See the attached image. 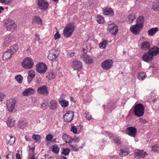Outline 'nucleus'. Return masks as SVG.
<instances>
[{"label": "nucleus", "instance_id": "nucleus-47", "mask_svg": "<svg viewBox=\"0 0 159 159\" xmlns=\"http://www.w3.org/2000/svg\"><path fill=\"white\" fill-rule=\"evenodd\" d=\"M28 76L34 77L35 75L34 71L33 70H31L29 71L28 72Z\"/></svg>", "mask_w": 159, "mask_h": 159}, {"label": "nucleus", "instance_id": "nucleus-62", "mask_svg": "<svg viewBox=\"0 0 159 159\" xmlns=\"http://www.w3.org/2000/svg\"><path fill=\"white\" fill-rule=\"evenodd\" d=\"M140 122L143 123H145L147 122L146 120L145 119H142L141 118L140 119Z\"/></svg>", "mask_w": 159, "mask_h": 159}, {"label": "nucleus", "instance_id": "nucleus-33", "mask_svg": "<svg viewBox=\"0 0 159 159\" xmlns=\"http://www.w3.org/2000/svg\"><path fill=\"white\" fill-rule=\"evenodd\" d=\"M5 24L6 25V26H9L10 25H16L14 21L12 20L11 19H9L8 20H6L5 22Z\"/></svg>", "mask_w": 159, "mask_h": 159}, {"label": "nucleus", "instance_id": "nucleus-63", "mask_svg": "<svg viewBox=\"0 0 159 159\" xmlns=\"http://www.w3.org/2000/svg\"><path fill=\"white\" fill-rule=\"evenodd\" d=\"M82 51L84 53H86L88 52V50L86 49V48H83Z\"/></svg>", "mask_w": 159, "mask_h": 159}, {"label": "nucleus", "instance_id": "nucleus-22", "mask_svg": "<svg viewBox=\"0 0 159 159\" xmlns=\"http://www.w3.org/2000/svg\"><path fill=\"white\" fill-rule=\"evenodd\" d=\"M49 108L52 110H55L57 109L58 104L56 101L54 100H51L49 104Z\"/></svg>", "mask_w": 159, "mask_h": 159}, {"label": "nucleus", "instance_id": "nucleus-15", "mask_svg": "<svg viewBox=\"0 0 159 159\" xmlns=\"http://www.w3.org/2000/svg\"><path fill=\"white\" fill-rule=\"evenodd\" d=\"M126 131L129 135L133 137H135L137 131L136 129L134 127H129L126 128Z\"/></svg>", "mask_w": 159, "mask_h": 159}, {"label": "nucleus", "instance_id": "nucleus-45", "mask_svg": "<svg viewBox=\"0 0 159 159\" xmlns=\"http://www.w3.org/2000/svg\"><path fill=\"white\" fill-rule=\"evenodd\" d=\"M32 138L36 142L38 141L40 139V137L39 135H33Z\"/></svg>", "mask_w": 159, "mask_h": 159}, {"label": "nucleus", "instance_id": "nucleus-55", "mask_svg": "<svg viewBox=\"0 0 159 159\" xmlns=\"http://www.w3.org/2000/svg\"><path fill=\"white\" fill-rule=\"evenodd\" d=\"M25 125V122L21 120L18 123V125L20 127L23 125Z\"/></svg>", "mask_w": 159, "mask_h": 159}, {"label": "nucleus", "instance_id": "nucleus-38", "mask_svg": "<svg viewBox=\"0 0 159 159\" xmlns=\"http://www.w3.org/2000/svg\"><path fill=\"white\" fill-rule=\"evenodd\" d=\"M52 151L55 153H58L59 151V149L56 145H54L52 146Z\"/></svg>", "mask_w": 159, "mask_h": 159}, {"label": "nucleus", "instance_id": "nucleus-3", "mask_svg": "<svg viewBox=\"0 0 159 159\" xmlns=\"http://www.w3.org/2000/svg\"><path fill=\"white\" fill-rule=\"evenodd\" d=\"M16 101L14 99H10L7 101L6 106L8 111L10 112H14L16 109L15 107Z\"/></svg>", "mask_w": 159, "mask_h": 159}, {"label": "nucleus", "instance_id": "nucleus-49", "mask_svg": "<svg viewBox=\"0 0 159 159\" xmlns=\"http://www.w3.org/2000/svg\"><path fill=\"white\" fill-rule=\"evenodd\" d=\"M18 49V46L17 45H15L12 46L10 49H12V51H14V53L17 51Z\"/></svg>", "mask_w": 159, "mask_h": 159}, {"label": "nucleus", "instance_id": "nucleus-28", "mask_svg": "<svg viewBox=\"0 0 159 159\" xmlns=\"http://www.w3.org/2000/svg\"><path fill=\"white\" fill-rule=\"evenodd\" d=\"M147 77V75L145 72H141L138 74V79L139 80H143Z\"/></svg>", "mask_w": 159, "mask_h": 159}, {"label": "nucleus", "instance_id": "nucleus-59", "mask_svg": "<svg viewBox=\"0 0 159 159\" xmlns=\"http://www.w3.org/2000/svg\"><path fill=\"white\" fill-rule=\"evenodd\" d=\"M34 77H30L29 76H28L27 77V80H28V82L29 84H30V82L32 81V79Z\"/></svg>", "mask_w": 159, "mask_h": 159}, {"label": "nucleus", "instance_id": "nucleus-8", "mask_svg": "<svg viewBox=\"0 0 159 159\" xmlns=\"http://www.w3.org/2000/svg\"><path fill=\"white\" fill-rule=\"evenodd\" d=\"M118 26L114 23L108 25V29L109 32L112 34L116 35L118 33Z\"/></svg>", "mask_w": 159, "mask_h": 159}, {"label": "nucleus", "instance_id": "nucleus-5", "mask_svg": "<svg viewBox=\"0 0 159 159\" xmlns=\"http://www.w3.org/2000/svg\"><path fill=\"white\" fill-rule=\"evenodd\" d=\"M47 69L46 65L43 63H40L36 65L37 71L40 74H44Z\"/></svg>", "mask_w": 159, "mask_h": 159}, {"label": "nucleus", "instance_id": "nucleus-20", "mask_svg": "<svg viewBox=\"0 0 159 159\" xmlns=\"http://www.w3.org/2000/svg\"><path fill=\"white\" fill-rule=\"evenodd\" d=\"M62 138L66 143H71L73 141V139L65 133L63 134Z\"/></svg>", "mask_w": 159, "mask_h": 159}, {"label": "nucleus", "instance_id": "nucleus-50", "mask_svg": "<svg viewBox=\"0 0 159 159\" xmlns=\"http://www.w3.org/2000/svg\"><path fill=\"white\" fill-rule=\"evenodd\" d=\"M53 138V136L51 134L47 135L46 138V139L47 141H50Z\"/></svg>", "mask_w": 159, "mask_h": 159}, {"label": "nucleus", "instance_id": "nucleus-27", "mask_svg": "<svg viewBox=\"0 0 159 159\" xmlns=\"http://www.w3.org/2000/svg\"><path fill=\"white\" fill-rule=\"evenodd\" d=\"M150 47V44L147 41L143 42L141 45V48L142 49L147 50Z\"/></svg>", "mask_w": 159, "mask_h": 159}, {"label": "nucleus", "instance_id": "nucleus-9", "mask_svg": "<svg viewBox=\"0 0 159 159\" xmlns=\"http://www.w3.org/2000/svg\"><path fill=\"white\" fill-rule=\"evenodd\" d=\"M74 116L73 111H69L65 115H63V118L66 122H69L72 120Z\"/></svg>", "mask_w": 159, "mask_h": 159}, {"label": "nucleus", "instance_id": "nucleus-23", "mask_svg": "<svg viewBox=\"0 0 159 159\" xmlns=\"http://www.w3.org/2000/svg\"><path fill=\"white\" fill-rule=\"evenodd\" d=\"M134 154L135 156L139 157H141L142 158L144 157L145 155L147 154L146 152H144L143 150H140L139 149L135 150Z\"/></svg>", "mask_w": 159, "mask_h": 159}, {"label": "nucleus", "instance_id": "nucleus-12", "mask_svg": "<svg viewBox=\"0 0 159 159\" xmlns=\"http://www.w3.org/2000/svg\"><path fill=\"white\" fill-rule=\"evenodd\" d=\"M14 53V51L12 49H9L3 55L2 58L4 60H6L10 59L12 55Z\"/></svg>", "mask_w": 159, "mask_h": 159}, {"label": "nucleus", "instance_id": "nucleus-41", "mask_svg": "<svg viewBox=\"0 0 159 159\" xmlns=\"http://www.w3.org/2000/svg\"><path fill=\"white\" fill-rule=\"evenodd\" d=\"M128 18L129 23H131L135 19V16L134 15H129L128 16Z\"/></svg>", "mask_w": 159, "mask_h": 159}, {"label": "nucleus", "instance_id": "nucleus-36", "mask_svg": "<svg viewBox=\"0 0 159 159\" xmlns=\"http://www.w3.org/2000/svg\"><path fill=\"white\" fill-rule=\"evenodd\" d=\"M107 44V41L104 40L99 44V46L100 48H105Z\"/></svg>", "mask_w": 159, "mask_h": 159}, {"label": "nucleus", "instance_id": "nucleus-19", "mask_svg": "<svg viewBox=\"0 0 159 159\" xmlns=\"http://www.w3.org/2000/svg\"><path fill=\"white\" fill-rule=\"evenodd\" d=\"M55 52V51L53 49L50 51V53L48 57V58L49 60L51 61H54L56 59L57 55Z\"/></svg>", "mask_w": 159, "mask_h": 159}, {"label": "nucleus", "instance_id": "nucleus-26", "mask_svg": "<svg viewBox=\"0 0 159 159\" xmlns=\"http://www.w3.org/2000/svg\"><path fill=\"white\" fill-rule=\"evenodd\" d=\"M158 29L157 27H154L151 28L148 31V35L150 36H152L158 31Z\"/></svg>", "mask_w": 159, "mask_h": 159}, {"label": "nucleus", "instance_id": "nucleus-7", "mask_svg": "<svg viewBox=\"0 0 159 159\" xmlns=\"http://www.w3.org/2000/svg\"><path fill=\"white\" fill-rule=\"evenodd\" d=\"M37 5L40 9L45 10L48 6V3L45 0H38Z\"/></svg>", "mask_w": 159, "mask_h": 159}, {"label": "nucleus", "instance_id": "nucleus-54", "mask_svg": "<svg viewBox=\"0 0 159 159\" xmlns=\"http://www.w3.org/2000/svg\"><path fill=\"white\" fill-rule=\"evenodd\" d=\"M85 116L86 119L88 120H90L91 119L92 116L91 115H89V112L86 113Z\"/></svg>", "mask_w": 159, "mask_h": 159}, {"label": "nucleus", "instance_id": "nucleus-2", "mask_svg": "<svg viewBox=\"0 0 159 159\" xmlns=\"http://www.w3.org/2000/svg\"><path fill=\"white\" fill-rule=\"evenodd\" d=\"M144 108L143 105L140 103L136 104L134 108L135 115L138 117L142 116L144 114Z\"/></svg>", "mask_w": 159, "mask_h": 159}, {"label": "nucleus", "instance_id": "nucleus-58", "mask_svg": "<svg viewBox=\"0 0 159 159\" xmlns=\"http://www.w3.org/2000/svg\"><path fill=\"white\" fill-rule=\"evenodd\" d=\"M74 52H68L67 54V55L70 57H72L74 56Z\"/></svg>", "mask_w": 159, "mask_h": 159}, {"label": "nucleus", "instance_id": "nucleus-61", "mask_svg": "<svg viewBox=\"0 0 159 159\" xmlns=\"http://www.w3.org/2000/svg\"><path fill=\"white\" fill-rule=\"evenodd\" d=\"M79 150V148L77 146H76V145H75V147L73 149V151H78Z\"/></svg>", "mask_w": 159, "mask_h": 159}, {"label": "nucleus", "instance_id": "nucleus-40", "mask_svg": "<svg viewBox=\"0 0 159 159\" xmlns=\"http://www.w3.org/2000/svg\"><path fill=\"white\" fill-rule=\"evenodd\" d=\"M15 78L19 83H20L22 82L23 77L21 75H18Z\"/></svg>", "mask_w": 159, "mask_h": 159}, {"label": "nucleus", "instance_id": "nucleus-48", "mask_svg": "<svg viewBox=\"0 0 159 159\" xmlns=\"http://www.w3.org/2000/svg\"><path fill=\"white\" fill-rule=\"evenodd\" d=\"M6 159H13V153L12 152H10L7 154L6 157L4 156Z\"/></svg>", "mask_w": 159, "mask_h": 159}, {"label": "nucleus", "instance_id": "nucleus-4", "mask_svg": "<svg viewBox=\"0 0 159 159\" xmlns=\"http://www.w3.org/2000/svg\"><path fill=\"white\" fill-rule=\"evenodd\" d=\"M34 65V61L30 57H26L23 61L22 66L25 69H29L31 68Z\"/></svg>", "mask_w": 159, "mask_h": 159}, {"label": "nucleus", "instance_id": "nucleus-30", "mask_svg": "<svg viewBox=\"0 0 159 159\" xmlns=\"http://www.w3.org/2000/svg\"><path fill=\"white\" fill-rule=\"evenodd\" d=\"M7 124L8 126H13L15 124V120L14 119L9 118L7 121Z\"/></svg>", "mask_w": 159, "mask_h": 159}, {"label": "nucleus", "instance_id": "nucleus-37", "mask_svg": "<svg viewBox=\"0 0 159 159\" xmlns=\"http://www.w3.org/2000/svg\"><path fill=\"white\" fill-rule=\"evenodd\" d=\"M16 25H13L12 26H7L6 28L8 30L10 31H14L16 28Z\"/></svg>", "mask_w": 159, "mask_h": 159}, {"label": "nucleus", "instance_id": "nucleus-52", "mask_svg": "<svg viewBox=\"0 0 159 159\" xmlns=\"http://www.w3.org/2000/svg\"><path fill=\"white\" fill-rule=\"evenodd\" d=\"M71 130L75 134H76L77 133V129L75 126H72L71 127Z\"/></svg>", "mask_w": 159, "mask_h": 159}, {"label": "nucleus", "instance_id": "nucleus-64", "mask_svg": "<svg viewBox=\"0 0 159 159\" xmlns=\"http://www.w3.org/2000/svg\"><path fill=\"white\" fill-rule=\"evenodd\" d=\"M16 159H21L20 158V156L19 154H16Z\"/></svg>", "mask_w": 159, "mask_h": 159}, {"label": "nucleus", "instance_id": "nucleus-39", "mask_svg": "<svg viewBox=\"0 0 159 159\" xmlns=\"http://www.w3.org/2000/svg\"><path fill=\"white\" fill-rule=\"evenodd\" d=\"M152 150L154 152H159V146L155 145L152 147Z\"/></svg>", "mask_w": 159, "mask_h": 159}, {"label": "nucleus", "instance_id": "nucleus-16", "mask_svg": "<svg viewBox=\"0 0 159 159\" xmlns=\"http://www.w3.org/2000/svg\"><path fill=\"white\" fill-rule=\"evenodd\" d=\"M148 52L153 57L159 53V49L157 47H154L149 49Z\"/></svg>", "mask_w": 159, "mask_h": 159}, {"label": "nucleus", "instance_id": "nucleus-17", "mask_svg": "<svg viewBox=\"0 0 159 159\" xmlns=\"http://www.w3.org/2000/svg\"><path fill=\"white\" fill-rule=\"evenodd\" d=\"M82 58L86 64H91L93 62L91 57L87 54L83 55Z\"/></svg>", "mask_w": 159, "mask_h": 159}, {"label": "nucleus", "instance_id": "nucleus-24", "mask_svg": "<svg viewBox=\"0 0 159 159\" xmlns=\"http://www.w3.org/2000/svg\"><path fill=\"white\" fill-rule=\"evenodd\" d=\"M104 14L105 15H108L109 16H112L114 15V12L111 8H106L104 9L103 11Z\"/></svg>", "mask_w": 159, "mask_h": 159}, {"label": "nucleus", "instance_id": "nucleus-32", "mask_svg": "<svg viewBox=\"0 0 159 159\" xmlns=\"http://www.w3.org/2000/svg\"><path fill=\"white\" fill-rule=\"evenodd\" d=\"M120 152L119 154L121 157H123L126 156L129 154V153L126 149H120Z\"/></svg>", "mask_w": 159, "mask_h": 159}, {"label": "nucleus", "instance_id": "nucleus-1", "mask_svg": "<svg viewBox=\"0 0 159 159\" xmlns=\"http://www.w3.org/2000/svg\"><path fill=\"white\" fill-rule=\"evenodd\" d=\"M75 28L74 23L67 24L65 27L63 32L64 36L67 38L70 37Z\"/></svg>", "mask_w": 159, "mask_h": 159}, {"label": "nucleus", "instance_id": "nucleus-31", "mask_svg": "<svg viewBox=\"0 0 159 159\" xmlns=\"http://www.w3.org/2000/svg\"><path fill=\"white\" fill-rule=\"evenodd\" d=\"M34 21L40 26L42 25V20L39 17L37 16H35L34 18Z\"/></svg>", "mask_w": 159, "mask_h": 159}, {"label": "nucleus", "instance_id": "nucleus-53", "mask_svg": "<svg viewBox=\"0 0 159 159\" xmlns=\"http://www.w3.org/2000/svg\"><path fill=\"white\" fill-rule=\"evenodd\" d=\"M60 37L61 36L59 34V31H57L56 34L54 35V38L55 39H58L60 38Z\"/></svg>", "mask_w": 159, "mask_h": 159}, {"label": "nucleus", "instance_id": "nucleus-14", "mask_svg": "<svg viewBox=\"0 0 159 159\" xmlns=\"http://www.w3.org/2000/svg\"><path fill=\"white\" fill-rule=\"evenodd\" d=\"M5 139L7 144L10 145H13L15 141L14 137H13L11 135L8 134L6 135Z\"/></svg>", "mask_w": 159, "mask_h": 159}, {"label": "nucleus", "instance_id": "nucleus-57", "mask_svg": "<svg viewBox=\"0 0 159 159\" xmlns=\"http://www.w3.org/2000/svg\"><path fill=\"white\" fill-rule=\"evenodd\" d=\"M51 75V76L50 77V79H53L55 77V76L56 75V74H55L54 72H52L49 75V76Z\"/></svg>", "mask_w": 159, "mask_h": 159}, {"label": "nucleus", "instance_id": "nucleus-29", "mask_svg": "<svg viewBox=\"0 0 159 159\" xmlns=\"http://www.w3.org/2000/svg\"><path fill=\"white\" fill-rule=\"evenodd\" d=\"M12 37L11 36L7 37L4 39V44L6 46L10 44L12 41Z\"/></svg>", "mask_w": 159, "mask_h": 159}, {"label": "nucleus", "instance_id": "nucleus-51", "mask_svg": "<svg viewBox=\"0 0 159 159\" xmlns=\"http://www.w3.org/2000/svg\"><path fill=\"white\" fill-rule=\"evenodd\" d=\"M41 81L42 79L41 77H36L34 82L36 84H39L41 83Z\"/></svg>", "mask_w": 159, "mask_h": 159}, {"label": "nucleus", "instance_id": "nucleus-56", "mask_svg": "<svg viewBox=\"0 0 159 159\" xmlns=\"http://www.w3.org/2000/svg\"><path fill=\"white\" fill-rule=\"evenodd\" d=\"M41 107L43 108V109H45L48 108L47 103H42Z\"/></svg>", "mask_w": 159, "mask_h": 159}, {"label": "nucleus", "instance_id": "nucleus-18", "mask_svg": "<svg viewBox=\"0 0 159 159\" xmlns=\"http://www.w3.org/2000/svg\"><path fill=\"white\" fill-rule=\"evenodd\" d=\"M141 28L140 27H139L138 25L135 24L133 26L130 27V30L134 34H139L140 32V29Z\"/></svg>", "mask_w": 159, "mask_h": 159}, {"label": "nucleus", "instance_id": "nucleus-60", "mask_svg": "<svg viewBox=\"0 0 159 159\" xmlns=\"http://www.w3.org/2000/svg\"><path fill=\"white\" fill-rule=\"evenodd\" d=\"M73 140H75L76 143H78L80 141L79 139L78 138L74 137L73 139Z\"/></svg>", "mask_w": 159, "mask_h": 159}, {"label": "nucleus", "instance_id": "nucleus-34", "mask_svg": "<svg viewBox=\"0 0 159 159\" xmlns=\"http://www.w3.org/2000/svg\"><path fill=\"white\" fill-rule=\"evenodd\" d=\"M61 106L63 107H67L69 105V102L68 101L66 100H63L61 101H60Z\"/></svg>", "mask_w": 159, "mask_h": 159}, {"label": "nucleus", "instance_id": "nucleus-21", "mask_svg": "<svg viewBox=\"0 0 159 159\" xmlns=\"http://www.w3.org/2000/svg\"><path fill=\"white\" fill-rule=\"evenodd\" d=\"M35 92L34 90L32 88H28L25 90L22 93L24 96H27L33 94Z\"/></svg>", "mask_w": 159, "mask_h": 159}, {"label": "nucleus", "instance_id": "nucleus-35", "mask_svg": "<svg viewBox=\"0 0 159 159\" xmlns=\"http://www.w3.org/2000/svg\"><path fill=\"white\" fill-rule=\"evenodd\" d=\"M96 21L99 24H102L104 22V19L102 16H99L97 17Z\"/></svg>", "mask_w": 159, "mask_h": 159}, {"label": "nucleus", "instance_id": "nucleus-43", "mask_svg": "<svg viewBox=\"0 0 159 159\" xmlns=\"http://www.w3.org/2000/svg\"><path fill=\"white\" fill-rule=\"evenodd\" d=\"M113 140V142H114L116 145H119L121 143V141L120 140V139H119V138L114 139Z\"/></svg>", "mask_w": 159, "mask_h": 159}, {"label": "nucleus", "instance_id": "nucleus-13", "mask_svg": "<svg viewBox=\"0 0 159 159\" xmlns=\"http://www.w3.org/2000/svg\"><path fill=\"white\" fill-rule=\"evenodd\" d=\"M37 92L40 94L47 95L48 94L47 86L45 85H43L39 88L37 89Z\"/></svg>", "mask_w": 159, "mask_h": 159}, {"label": "nucleus", "instance_id": "nucleus-42", "mask_svg": "<svg viewBox=\"0 0 159 159\" xmlns=\"http://www.w3.org/2000/svg\"><path fill=\"white\" fill-rule=\"evenodd\" d=\"M159 7V5H157L155 3H153L152 5V8L153 10L155 11H158Z\"/></svg>", "mask_w": 159, "mask_h": 159}, {"label": "nucleus", "instance_id": "nucleus-46", "mask_svg": "<svg viewBox=\"0 0 159 159\" xmlns=\"http://www.w3.org/2000/svg\"><path fill=\"white\" fill-rule=\"evenodd\" d=\"M70 152V150L68 148L64 149L62 152V154L65 155H68Z\"/></svg>", "mask_w": 159, "mask_h": 159}, {"label": "nucleus", "instance_id": "nucleus-44", "mask_svg": "<svg viewBox=\"0 0 159 159\" xmlns=\"http://www.w3.org/2000/svg\"><path fill=\"white\" fill-rule=\"evenodd\" d=\"M12 0H0V2L5 5L9 4L12 2Z\"/></svg>", "mask_w": 159, "mask_h": 159}, {"label": "nucleus", "instance_id": "nucleus-25", "mask_svg": "<svg viewBox=\"0 0 159 159\" xmlns=\"http://www.w3.org/2000/svg\"><path fill=\"white\" fill-rule=\"evenodd\" d=\"M143 16H139L137 18L136 20V24L141 28L143 26Z\"/></svg>", "mask_w": 159, "mask_h": 159}, {"label": "nucleus", "instance_id": "nucleus-6", "mask_svg": "<svg viewBox=\"0 0 159 159\" xmlns=\"http://www.w3.org/2000/svg\"><path fill=\"white\" fill-rule=\"evenodd\" d=\"M112 64L113 62L111 60H107L102 62L101 65L103 69L108 70L111 68Z\"/></svg>", "mask_w": 159, "mask_h": 159}, {"label": "nucleus", "instance_id": "nucleus-11", "mask_svg": "<svg viewBox=\"0 0 159 159\" xmlns=\"http://www.w3.org/2000/svg\"><path fill=\"white\" fill-rule=\"evenodd\" d=\"M142 58L144 61L149 63L153 60V57L148 52L144 54Z\"/></svg>", "mask_w": 159, "mask_h": 159}, {"label": "nucleus", "instance_id": "nucleus-10", "mask_svg": "<svg viewBox=\"0 0 159 159\" xmlns=\"http://www.w3.org/2000/svg\"><path fill=\"white\" fill-rule=\"evenodd\" d=\"M72 67L74 70L80 71L82 69V63L80 61L74 60L72 61Z\"/></svg>", "mask_w": 159, "mask_h": 159}]
</instances>
